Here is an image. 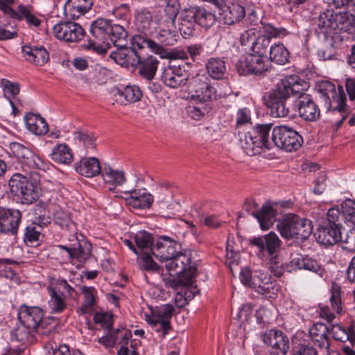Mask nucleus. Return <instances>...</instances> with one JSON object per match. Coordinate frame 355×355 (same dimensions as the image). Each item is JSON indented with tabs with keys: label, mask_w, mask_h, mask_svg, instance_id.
<instances>
[{
	"label": "nucleus",
	"mask_w": 355,
	"mask_h": 355,
	"mask_svg": "<svg viewBox=\"0 0 355 355\" xmlns=\"http://www.w3.org/2000/svg\"><path fill=\"white\" fill-rule=\"evenodd\" d=\"M58 248L66 251L70 260L78 261L79 262L78 266H83L92 254V245L85 241H78L77 243L71 244L69 246L59 245Z\"/></svg>",
	"instance_id": "obj_22"
},
{
	"label": "nucleus",
	"mask_w": 355,
	"mask_h": 355,
	"mask_svg": "<svg viewBox=\"0 0 355 355\" xmlns=\"http://www.w3.org/2000/svg\"><path fill=\"white\" fill-rule=\"evenodd\" d=\"M48 291L50 295L49 305L51 312L53 313L62 312L66 308L65 300L67 297L62 296V294L51 286L48 287Z\"/></svg>",
	"instance_id": "obj_41"
},
{
	"label": "nucleus",
	"mask_w": 355,
	"mask_h": 355,
	"mask_svg": "<svg viewBox=\"0 0 355 355\" xmlns=\"http://www.w3.org/2000/svg\"><path fill=\"white\" fill-rule=\"evenodd\" d=\"M342 214L346 222L355 225V200L347 199L341 205Z\"/></svg>",
	"instance_id": "obj_54"
},
{
	"label": "nucleus",
	"mask_w": 355,
	"mask_h": 355,
	"mask_svg": "<svg viewBox=\"0 0 355 355\" xmlns=\"http://www.w3.org/2000/svg\"><path fill=\"white\" fill-rule=\"evenodd\" d=\"M94 0H67L64 7V15L73 19H78L92 8Z\"/></svg>",
	"instance_id": "obj_26"
},
{
	"label": "nucleus",
	"mask_w": 355,
	"mask_h": 355,
	"mask_svg": "<svg viewBox=\"0 0 355 355\" xmlns=\"http://www.w3.org/2000/svg\"><path fill=\"white\" fill-rule=\"evenodd\" d=\"M165 266L168 271H173L175 274L185 276L184 284L187 285L192 283L197 271L195 263L191 262V254L183 253L180 250L168 262L166 263Z\"/></svg>",
	"instance_id": "obj_12"
},
{
	"label": "nucleus",
	"mask_w": 355,
	"mask_h": 355,
	"mask_svg": "<svg viewBox=\"0 0 355 355\" xmlns=\"http://www.w3.org/2000/svg\"><path fill=\"white\" fill-rule=\"evenodd\" d=\"M298 219L297 215L288 214L277 224V229L284 239L288 240L296 238L295 225Z\"/></svg>",
	"instance_id": "obj_35"
},
{
	"label": "nucleus",
	"mask_w": 355,
	"mask_h": 355,
	"mask_svg": "<svg viewBox=\"0 0 355 355\" xmlns=\"http://www.w3.org/2000/svg\"><path fill=\"white\" fill-rule=\"evenodd\" d=\"M261 35H266L270 40L273 37L282 38L288 35L289 32L284 27H275L270 23L261 21Z\"/></svg>",
	"instance_id": "obj_46"
},
{
	"label": "nucleus",
	"mask_w": 355,
	"mask_h": 355,
	"mask_svg": "<svg viewBox=\"0 0 355 355\" xmlns=\"http://www.w3.org/2000/svg\"><path fill=\"white\" fill-rule=\"evenodd\" d=\"M101 174L104 182L111 185L113 189L122 185L125 182V173L123 171L114 170L110 166L104 167Z\"/></svg>",
	"instance_id": "obj_36"
},
{
	"label": "nucleus",
	"mask_w": 355,
	"mask_h": 355,
	"mask_svg": "<svg viewBox=\"0 0 355 355\" xmlns=\"http://www.w3.org/2000/svg\"><path fill=\"white\" fill-rule=\"evenodd\" d=\"M306 82L297 75L281 79L268 94V107L275 117L290 118L296 110L304 120L315 121L320 110L311 95L305 92Z\"/></svg>",
	"instance_id": "obj_1"
},
{
	"label": "nucleus",
	"mask_w": 355,
	"mask_h": 355,
	"mask_svg": "<svg viewBox=\"0 0 355 355\" xmlns=\"http://www.w3.org/2000/svg\"><path fill=\"white\" fill-rule=\"evenodd\" d=\"M137 30L142 34L135 35L132 37V44L139 49L147 47L155 53L162 54L164 49L161 44L155 42L152 37L155 34L157 23L153 20L149 12L139 13L136 16Z\"/></svg>",
	"instance_id": "obj_6"
},
{
	"label": "nucleus",
	"mask_w": 355,
	"mask_h": 355,
	"mask_svg": "<svg viewBox=\"0 0 355 355\" xmlns=\"http://www.w3.org/2000/svg\"><path fill=\"white\" fill-rule=\"evenodd\" d=\"M191 8L195 14L197 24L205 28H209L215 24L216 17L211 12L201 7L193 6Z\"/></svg>",
	"instance_id": "obj_39"
},
{
	"label": "nucleus",
	"mask_w": 355,
	"mask_h": 355,
	"mask_svg": "<svg viewBox=\"0 0 355 355\" xmlns=\"http://www.w3.org/2000/svg\"><path fill=\"white\" fill-rule=\"evenodd\" d=\"M44 317L42 309L38 306H28L26 304L20 306L18 318L21 324L30 329L37 330Z\"/></svg>",
	"instance_id": "obj_21"
},
{
	"label": "nucleus",
	"mask_w": 355,
	"mask_h": 355,
	"mask_svg": "<svg viewBox=\"0 0 355 355\" xmlns=\"http://www.w3.org/2000/svg\"><path fill=\"white\" fill-rule=\"evenodd\" d=\"M35 329H30L26 325L21 324L17 327L14 332V336L17 341L21 343L29 342L32 340L34 336Z\"/></svg>",
	"instance_id": "obj_57"
},
{
	"label": "nucleus",
	"mask_w": 355,
	"mask_h": 355,
	"mask_svg": "<svg viewBox=\"0 0 355 355\" xmlns=\"http://www.w3.org/2000/svg\"><path fill=\"white\" fill-rule=\"evenodd\" d=\"M318 93L327 111L339 115L340 119L336 123L338 128L340 127L350 112L342 87L336 88L329 81H322L318 84Z\"/></svg>",
	"instance_id": "obj_2"
},
{
	"label": "nucleus",
	"mask_w": 355,
	"mask_h": 355,
	"mask_svg": "<svg viewBox=\"0 0 355 355\" xmlns=\"http://www.w3.org/2000/svg\"><path fill=\"white\" fill-rule=\"evenodd\" d=\"M236 69L240 75L260 76L268 71V60L259 55L248 53L240 58Z\"/></svg>",
	"instance_id": "obj_14"
},
{
	"label": "nucleus",
	"mask_w": 355,
	"mask_h": 355,
	"mask_svg": "<svg viewBox=\"0 0 355 355\" xmlns=\"http://www.w3.org/2000/svg\"><path fill=\"white\" fill-rule=\"evenodd\" d=\"M40 181L38 172H31L29 175L15 173L8 181L10 192L18 202L23 205L33 204L39 197L37 185Z\"/></svg>",
	"instance_id": "obj_5"
},
{
	"label": "nucleus",
	"mask_w": 355,
	"mask_h": 355,
	"mask_svg": "<svg viewBox=\"0 0 355 355\" xmlns=\"http://www.w3.org/2000/svg\"><path fill=\"white\" fill-rule=\"evenodd\" d=\"M329 332L330 328L321 322L315 324L309 329L310 338L313 343L319 348L325 349L327 352L329 348L328 337Z\"/></svg>",
	"instance_id": "obj_28"
},
{
	"label": "nucleus",
	"mask_w": 355,
	"mask_h": 355,
	"mask_svg": "<svg viewBox=\"0 0 355 355\" xmlns=\"http://www.w3.org/2000/svg\"><path fill=\"white\" fill-rule=\"evenodd\" d=\"M176 37V28L171 29V28L164 27H161L159 32L155 36L158 42L165 46L174 45L177 41Z\"/></svg>",
	"instance_id": "obj_50"
},
{
	"label": "nucleus",
	"mask_w": 355,
	"mask_h": 355,
	"mask_svg": "<svg viewBox=\"0 0 355 355\" xmlns=\"http://www.w3.org/2000/svg\"><path fill=\"white\" fill-rule=\"evenodd\" d=\"M330 303L331 309L337 313L342 311L340 287L338 285H333L331 288V295L330 297Z\"/></svg>",
	"instance_id": "obj_60"
},
{
	"label": "nucleus",
	"mask_w": 355,
	"mask_h": 355,
	"mask_svg": "<svg viewBox=\"0 0 355 355\" xmlns=\"http://www.w3.org/2000/svg\"><path fill=\"white\" fill-rule=\"evenodd\" d=\"M16 24L13 26L10 22L2 23L0 21V40H9L17 36L15 28Z\"/></svg>",
	"instance_id": "obj_61"
},
{
	"label": "nucleus",
	"mask_w": 355,
	"mask_h": 355,
	"mask_svg": "<svg viewBox=\"0 0 355 355\" xmlns=\"http://www.w3.org/2000/svg\"><path fill=\"white\" fill-rule=\"evenodd\" d=\"M289 345L288 338L281 331L269 350L270 355H287Z\"/></svg>",
	"instance_id": "obj_44"
},
{
	"label": "nucleus",
	"mask_w": 355,
	"mask_h": 355,
	"mask_svg": "<svg viewBox=\"0 0 355 355\" xmlns=\"http://www.w3.org/2000/svg\"><path fill=\"white\" fill-rule=\"evenodd\" d=\"M295 227V239H297L304 241L310 236L313 232L311 221L306 218H300V216Z\"/></svg>",
	"instance_id": "obj_49"
},
{
	"label": "nucleus",
	"mask_w": 355,
	"mask_h": 355,
	"mask_svg": "<svg viewBox=\"0 0 355 355\" xmlns=\"http://www.w3.org/2000/svg\"><path fill=\"white\" fill-rule=\"evenodd\" d=\"M191 98L199 103L208 104L212 98H216V89L208 81L197 77L191 83Z\"/></svg>",
	"instance_id": "obj_20"
},
{
	"label": "nucleus",
	"mask_w": 355,
	"mask_h": 355,
	"mask_svg": "<svg viewBox=\"0 0 355 355\" xmlns=\"http://www.w3.org/2000/svg\"><path fill=\"white\" fill-rule=\"evenodd\" d=\"M159 63V60L153 55H142L137 68L143 78L151 80L156 73Z\"/></svg>",
	"instance_id": "obj_33"
},
{
	"label": "nucleus",
	"mask_w": 355,
	"mask_h": 355,
	"mask_svg": "<svg viewBox=\"0 0 355 355\" xmlns=\"http://www.w3.org/2000/svg\"><path fill=\"white\" fill-rule=\"evenodd\" d=\"M235 128H240L252 123V112L248 107L239 108L234 116Z\"/></svg>",
	"instance_id": "obj_52"
},
{
	"label": "nucleus",
	"mask_w": 355,
	"mask_h": 355,
	"mask_svg": "<svg viewBox=\"0 0 355 355\" xmlns=\"http://www.w3.org/2000/svg\"><path fill=\"white\" fill-rule=\"evenodd\" d=\"M75 168L79 174L87 178L94 177L102 172L99 161L96 157L82 158Z\"/></svg>",
	"instance_id": "obj_31"
},
{
	"label": "nucleus",
	"mask_w": 355,
	"mask_h": 355,
	"mask_svg": "<svg viewBox=\"0 0 355 355\" xmlns=\"http://www.w3.org/2000/svg\"><path fill=\"white\" fill-rule=\"evenodd\" d=\"M55 36L64 42H77L85 35L84 28L78 23L70 21H61L53 26Z\"/></svg>",
	"instance_id": "obj_16"
},
{
	"label": "nucleus",
	"mask_w": 355,
	"mask_h": 355,
	"mask_svg": "<svg viewBox=\"0 0 355 355\" xmlns=\"http://www.w3.org/2000/svg\"><path fill=\"white\" fill-rule=\"evenodd\" d=\"M81 291L84 295V302L81 306L80 310L84 313H90L92 312L95 304L96 291L94 287L84 286L81 288Z\"/></svg>",
	"instance_id": "obj_47"
},
{
	"label": "nucleus",
	"mask_w": 355,
	"mask_h": 355,
	"mask_svg": "<svg viewBox=\"0 0 355 355\" xmlns=\"http://www.w3.org/2000/svg\"><path fill=\"white\" fill-rule=\"evenodd\" d=\"M173 198L172 191L166 187H158L155 192L156 202L161 208L168 207Z\"/></svg>",
	"instance_id": "obj_56"
},
{
	"label": "nucleus",
	"mask_w": 355,
	"mask_h": 355,
	"mask_svg": "<svg viewBox=\"0 0 355 355\" xmlns=\"http://www.w3.org/2000/svg\"><path fill=\"white\" fill-rule=\"evenodd\" d=\"M239 145L244 152L253 156L261 153V150L257 146L252 130L245 133H239Z\"/></svg>",
	"instance_id": "obj_38"
},
{
	"label": "nucleus",
	"mask_w": 355,
	"mask_h": 355,
	"mask_svg": "<svg viewBox=\"0 0 355 355\" xmlns=\"http://www.w3.org/2000/svg\"><path fill=\"white\" fill-rule=\"evenodd\" d=\"M52 159L60 164H68L73 160V155L66 144H59L53 148L51 154Z\"/></svg>",
	"instance_id": "obj_42"
},
{
	"label": "nucleus",
	"mask_w": 355,
	"mask_h": 355,
	"mask_svg": "<svg viewBox=\"0 0 355 355\" xmlns=\"http://www.w3.org/2000/svg\"><path fill=\"white\" fill-rule=\"evenodd\" d=\"M318 93L327 111L339 115L340 119L336 123L338 128L340 127L350 112L342 87L336 88L329 81H322L318 84Z\"/></svg>",
	"instance_id": "obj_3"
},
{
	"label": "nucleus",
	"mask_w": 355,
	"mask_h": 355,
	"mask_svg": "<svg viewBox=\"0 0 355 355\" xmlns=\"http://www.w3.org/2000/svg\"><path fill=\"white\" fill-rule=\"evenodd\" d=\"M181 250V245L167 236H162L150 250L153 255L161 261L168 262Z\"/></svg>",
	"instance_id": "obj_17"
},
{
	"label": "nucleus",
	"mask_w": 355,
	"mask_h": 355,
	"mask_svg": "<svg viewBox=\"0 0 355 355\" xmlns=\"http://www.w3.org/2000/svg\"><path fill=\"white\" fill-rule=\"evenodd\" d=\"M114 101L120 105H127L141 100L142 92L136 85H127L123 89L115 88L112 91Z\"/></svg>",
	"instance_id": "obj_24"
},
{
	"label": "nucleus",
	"mask_w": 355,
	"mask_h": 355,
	"mask_svg": "<svg viewBox=\"0 0 355 355\" xmlns=\"http://www.w3.org/2000/svg\"><path fill=\"white\" fill-rule=\"evenodd\" d=\"M270 44V40L266 35H259L250 45L252 53L266 57Z\"/></svg>",
	"instance_id": "obj_48"
},
{
	"label": "nucleus",
	"mask_w": 355,
	"mask_h": 355,
	"mask_svg": "<svg viewBox=\"0 0 355 355\" xmlns=\"http://www.w3.org/2000/svg\"><path fill=\"white\" fill-rule=\"evenodd\" d=\"M197 25L196 18L192 8H187L180 12L178 30L184 38L193 36Z\"/></svg>",
	"instance_id": "obj_25"
},
{
	"label": "nucleus",
	"mask_w": 355,
	"mask_h": 355,
	"mask_svg": "<svg viewBox=\"0 0 355 355\" xmlns=\"http://www.w3.org/2000/svg\"><path fill=\"white\" fill-rule=\"evenodd\" d=\"M109 35V42H112L116 47H124L127 45L128 33L123 26L118 24L112 25V30Z\"/></svg>",
	"instance_id": "obj_45"
},
{
	"label": "nucleus",
	"mask_w": 355,
	"mask_h": 355,
	"mask_svg": "<svg viewBox=\"0 0 355 355\" xmlns=\"http://www.w3.org/2000/svg\"><path fill=\"white\" fill-rule=\"evenodd\" d=\"M343 228L340 219V211L336 209H330L326 218L319 225L316 239L318 243L324 245H333L341 240Z\"/></svg>",
	"instance_id": "obj_7"
},
{
	"label": "nucleus",
	"mask_w": 355,
	"mask_h": 355,
	"mask_svg": "<svg viewBox=\"0 0 355 355\" xmlns=\"http://www.w3.org/2000/svg\"><path fill=\"white\" fill-rule=\"evenodd\" d=\"M209 109L208 104L197 102L196 105L189 106L188 112L192 119L199 120L209 112Z\"/></svg>",
	"instance_id": "obj_62"
},
{
	"label": "nucleus",
	"mask_w": 355,
	"mask_h": 355,
	"mask_svg": "<svg viewBox=\"0 0 355 355\" xmlns=\"http://www.w3.org/2000/svg\"><path fill=\"white\" fill-rule=\"evenodd\" d=\"M24 122L27 129L35 135H44L49 131V125L40 114L32 112L24 116Z\"/></svg>",
	"instance_id": "obj_32"
},
{
	"label": "nucleus",
	"mask_w": 355,
	"mask_h": 355,
	"mask_svg": "<svg viewBox=\"0 0 355 355\" xmlns=\"http://www.w3.org/2000/svg\"><path fill=\"white\" fill-rule=\"evenodd\" d=\"M189 73L180 65L169 64L164 67L162 80L164 84L173 89L183 87L187 84Z\"/></svg>",
	"instance_id": "obj_18"
},
{
	"label": "nucleus",
	"mask_w": 355,
	"mask_h": 355,
	"mask_svg": "<svg viewBox=\"0 0 355 355\" xmlns=\"http://www.w3.org/2000/svg\"><path fill=\"white\" fill-rule=\"evenodd\" d=\"M175 308L170 304L157 307L151 311L150 315H146V321L153 327L159 325L157 331H162V338H164L171 329L170 320L172 318Z\"/></svg>",
	"instance_id": "obj_13"
},
{
	"label": "nucleus",
	"mask_w": 355,
	"mask_h": 355,
	"mask_svg": "<svg viewBox=\"0 0 355 355\" xmlns=\"http://www.w3.org/2000/svg\"><path fill=\"white\" fill-rule=\"evenodd\" d=\"M207 73L214 79H222L226 73L224 60L220 58H211L206 63Z\"/></svg>",
	"instance_id": "obj_37"
},
{
	"label": "nucleus",
	"mask_w": 355,
	"mask_h": 355,
	"mask_svg": "<svg viewBox=\"0 0 355 355\" xmlns=\"http://www.w3.org/2000/svg\"><path fill=\"white\" fill-rule=\"evenodd\" d=\"M54 222L62 229H65L67 230H71L74 226V224L71 219L70 214L68 211L62 209H58L54 213Z\"/></svg>",
	"instance_id": "obj_53"
},
{
	"label": "nucleus",
	"mask_w": 355,
	"mask_h": 355,
	"mask_svg": "<svg viewBox=\"0 0 355 355\" xmlns=\"http://www.w3.org/2000/svg\"><path fill=\"white\" fill-rule=\"evenodd\" d=\"M342 248L347 252H355V230L348 231L344 237L341 236Z\"/></svg>",
	"instance_id": "obj_63"
},
{
	"label": "nucleus",
	"mask_w": 355,
	"mask_h": 355,
	"mask_svg": "<svg viewBox=\"0 0 355 355\" xmlns=\"http://www.w3.org/2000/svg\"><path fill=\"white\" fill-rule=\"evenodd\" d=\"M289 52L281 43L275 44L270 47V60L280 65L285 64L289 60Z\"/></svg>",
	"instance_id": "obj_40"
},
{
	"label": "nucleus",
	"mask_w": 355,
	"mask_h": 355,
	"mask_svg": "<svg viewBox=\"0 0 355 355\" xmlns=\"http://www.w3.org/2000/svg\"><path fill=\"white\" fill-rule=\"evenodd\" d=\"M250 245L257 248L259 257L267 259L279 254L282 242L277 234L270 232L263 236L251 239Z\"/></svg>",
	"instance_id": "obj_11"
},
{
	"label": "nucleus",
	"mask_w": 355,
	"mask_h": 355,
	"mask_svg": "<svg viewBox=\"0 0 355 355\" xmlns=\"http://www.w3.org/2000/svg\"><path fill=\"white\" fill-rule=\"evenodd\" d=\"M293 355H318L316 349L310 343L300 344L293 350Z\"/></svg>",
	"instance_id": "obj_64"
},
{
	"label": "nucleus",
	"mask_w": 355,
	"mask_h": 355,
	"mask_svg": "<svg viewBox=\"0 0 355 355\" xmlns=\"http://www.w3.org/2000/svg\"><path fill=\"white\" fill-rule=\"evenodd\" d=\"M240 279L244 285L250 287H254V288H257V291L259 293H262L263 291L269 289L268 286H266L268 285V283H263V285L257 283L255 277H252L251 271L249 269L245 268L241 270Z\"/></svg>",
	"instance_id": "obj_51"
},
{
	"label": "nucleus",
	"mask_w": 355,
	"mask_h": 355,
	"mask_svg": "<svg viewBox=\"0 0 355 355\" xmlns=\"http://www.w3.org/2000/svg\"><path fill=\"white\" fill-rule=\"evenodd\" d=\"M10 149L12 154L21 162L24 171H28L26 175H29L31 172H37V170L45 171L48 168L47 164L34 152L19 143L12 142Z\"/></svg>",
	"instance_id": "obj_9"
},
{
	"label": "nucleus",
	"mask_w": 355,
	"mask_h": 355,
	"mask_svg": "<svg viewBox=\"0 0 355 355\" xmlns=\"http://www.w3.org/2000/svg\"><path fill=\"white\" fill-rule=\"evenodd\" d=\"M266 259L268 260V264L271 272L277 277H281L284 272V267L279 254L267 258Z\"/></svg>",
	"instance_id": "obj_58"
},
{
	"label": "nucleus",
	"mask_w": 355,
	"mask_h": 355,
	"mask_svg": "<svg viewBox=\"0 0 355 355\" xmlns=\"http://www.w3.org/2000/svg\"><path fill=\"white\" fill-rule=\"evenodd\" d=\"M272 126L271 123L257 124L252 129L255 144L261 151L263 148H270L271 144L272 143V140H270L271 139L270 132Z\"/></svg>",
	"instance_id": "obj_29"
},
{
	"label": "nucleus",
	"mask_w": 355,
	"mask_h": 355,
	"mask_svg": "<svg viewBox=\"0 0 355 355\" xmlns=\"http://www.w3.org/2000/svg\"><path fill=\"white\" fill-rule=\"evenodd\" d=\"M150 252L142 253V256L138 259L139 267L148 272H158L159 266L152 259Z\"/></svg>",
	"instance_id": "obj_55"
},
{
	"label": "nucleus",
	"mask_w": 355,
	"mask_h": 355,
	"mask_svg": "<svg viewBox=\"0 0 355 355\" xmlns=\"http://www.w3.org/2000/svg\"><path fill=\"white\" fill-rule=\"evenodd\" d=\"M225 24L232 25L239 22L245 15V8L239 3H232L225 6L220 13Z\"/></svg>",
	"instance_id": "obj_34"
},
{
	"label": "nucleus",
	"mask_w": 355,
	"mask_h": 355,
	"mask_svg": "<svg viewBox=\"0 0 355 355\" xmlns=\"http://www.w3.org/2000/svg\"><path fill=\"white\" fill-rule=\"evenodd\" d=\"M130 197L127 199L128 204L135 209H149L153 202V196L146 189H134L128 191Z\"/></svg>",
	"instance_id": "obj_27"
},
{
	"label": "nucleus",
	"mask_w": 355,
	"mask_h": 355,
	"mask_svg": "<svg viewBox=\"0 0 355 355\" xmlns=\"http://www.w3.org/2000/svg\"><path fill=\"white\" fill-rule=\"evenodd\" d=\"M41 227L31 224L26 227L24 232V241L32 243L38 241L41 236Z\"/></svg>",
	"instance_id": "obj_59"
},
{
	"label": "nucleus",
	"mask_w": 355,
	"mask_h": 355,
	"mask_svg": "<svg viewBox=\"0 0 355 355\" xmlns=\"http://www.w3.org/2000/svg\"><path fill=\"white\" fill-rule=\"evenodd\" d=\"M0 10H2L7 17H10L14 20L21 21L23 18H25L28 24L36 27L39 26L41 24V20L35 15L32 14L27 6L21 4H20L17 10H15L0 1Z\"/></svg>",
	"instance_id": "obj_23"
},
{
	"label": "nucleus",
	"mask_w": 355,
	"mask_h": 355,
	"mask_svg": "<svg viewBox=\"0 0 355 355\" xmlns=\"http://www.w3.org/2000/svg\"><path fill=\"white\" fill-rule=\"evenodd\" d=\"M21 220V212L18 209L0 207V232L16 234Z\"/></svg>",
	"instance_id": "obj_19"
},
{
	"label": "nucleus",
	"mask_w": 355,
	"mask_h": 355,
	"mask_svg": "<svg viewBox=\"0 0 355 355\" xmlns=\"http://www.w3.org/2000/svg\"><path fill=\"white\" fill-rule=\"evenodd\" d=\"M26 60L38 66H43L49 60V53L43 46L26 45L22 47Z\"/></svg>",
	"instance_id": "obj_30"
},
{
	"label": "nucleus",
	"mask_w": 355,
	"mask_h": 355,
	"mask_svg": "<svg viewBox=\"0 0 355 355\" xmlns=\"http://www.w3.org/2000/svg\"><path fill=\"white\" fill-rule=\"evenodd\" d=\"M351 20L345 13L327 10L311 19V28L318 37L327 39L341 32H347Z\"/></svg>",
	"instance_id": "obj_4"
},
{
	"label": "nucleus",
	"mask_w": 355,
	"mask_h": 355,
	"mask_svg": "<svg viewBox=\"0 0 355 355\" xmlns=\"http://www.w3.org/2000/svg\"><path fill=\"white\" fill-rule=\"evenodd\" d=\"M110 20L98 18L90 25V34L87 42L83 44L85 49L92 50L98 54L105 53L110 46L109 38L112 30Z\"/></svg>",
	"instance_id": "obj_8"
},
{
	"label": "nucleus",
	"mask_w": 355,
	"mask_h": 355,
	"mask_svg": "<svg viewBox=\"0 0 355 355\" xmlns=\"http://www.w3.org/2000/svg\"><path fill=\"white\" fill-rule=\"evenodd\" d=\"M243 208L251 214L258 220L260 227L263 230H268L275 220V211L270 204H265L260 211H254L258 209V204L252 199L246 200Z\"/></svg>",
	"instance_id": "obj_15"
},
{
	"label": "nucleus",
	"mask_w": 355,
	"mask_h": 355,
	"mask_svg": "<svg viewBox=\"0 0 355 355\" xmlns=\"http://www.w3.org/2000/svg\"><path fill=\"white\" fill-rule=\"evenodd\" d=\"M153 236L146 231H139L135 235V241L137 250L141 253L150 252L153 247Z\"/></svg>",
	"instance_id": "obj_43"
},
{
	"label": "nucleus",
	"mask_w": 355,
	"mask_h": 355,
	"mask_svg": "<svg viewBox=\"0 0 355 355\" xmlns=\"http://www.w3.org/2000/svg\"><path fill=\"white\" fill-rule=\"evenodd\" d=\"M271 140L277 147L287 152L297 150L303 144L302 137L298 132L287 125L275 127Z\"/></svg>",
	"instance_id": "obj_10"
}]
</instances>
